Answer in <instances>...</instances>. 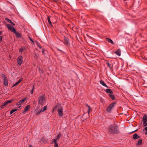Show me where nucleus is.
<instances>
[{"mask_svg": "<svg viewBox=\"0 0 147 147\" xmlns=\"http://www.w3.org/2000/svg\"><path fill=\"white\" fill-rule=\"evenodd\" d=\"M13 100V99L12 98L10 100H6L3 103L2 105L1 106V109L4 108L6 105L9 103H11Z\"/></svg>", "mask_w": 147, "mask_h": 147, "instance_id": "nucleus-5", "label": "nucleus"}, {"mask_svg": "<svg viewBox=\"0 0 147 147\" xmlns=\"http://www.w3.org/2000/svg\"><path fill=\"white\" fill-rule=\"evenodd\" d=\"M124 1H126V0H123Z\"/></svg>", "mask_w": 147, "mask_h": 147, "instance_id": "nucleus-52", "label": "nucleus"}, {"mask_svg": "<svg viewBox=\"0 0 147 147\" xmlns=\"http://www.w3.org/2000/svg\"><path fill=\"white\" fill-rule=\"evenodd\" d=\"M19 83L18 82L14 84L13 85L12 87H14L17 86Z\"/></svg>", "mask_w": 147, "mask_h": 147, "instance_id": "nucleus-33", "label": "nucleus"}, {"mask_svg": "<svg viewBox=\"0 0 147 147\" xmlns=\"http://www.w3.org/2000/svg\"><path fill=\"white\" fill-rule=\"evenodd\" d=\"M38 69H39V72L40 73L42 74L43 72V70L42 69L39 68Z\"/></svg>", "mask_w": 147, "mask_h": 147, "instance_id": "nucleus-31", "label": "nucleus"}, {"mask_svg": "<svg viewBox=\"0 0 147 147\" xmlns=\"http://www.w3.org/2000/svg\"><path fill=\"white\" fill-rule=\"evenodd\" d=\"M54 146L55 147H58V144H54Z\"/></svg>", "mask_w": 147, "mask_h": 147, "instance_id": "nucleus-38", "label": "nucleus"}, {"mask_svg": "<svg viewBox=\"0 0 147 147\" xmlns=\"http://www.w3.org/2000/svg\"><path fill=\"white\" fill-rule=\"evenodd\" d=\"M109 96L111 99L113 100H114L115 99V96L111 94H109Z\"/></svg>", "mask_w": 147, "mask_h": 147, "instance_id": "nucleus-21", "label": "nucleus"}, {"mask_svg": "<svg viewBox=\"0 0 147 147\" xmlns=\"http://www.w3.org/2000/svg\"><path fill=\"white\" fill-rule=\"evenodd\" d=\"M145 134L146 135H147V131H146Z\"/></svg>", "mask_w": 147, "mask_h": 147, "instance_id": "nucleus-47", "label": "nucleus"}, {"mask_svg": "<svg viewBox=\"0 0 147 147\" xmlns=\"http://www.w3.org/2000/svg\"><path fill=\"white\" fill-rule=\"evenodd\" d=\"M2 36H0V42H1L2 40Z\"/></svg>", "mask_w": 147, "mask_h": 147, "instance_id": "nucleus-40", "label": "nucleus"}, {"mask_svg": "<svg viewBox=\"0 0 147 147\" xmlns=\"http://www.w3.org/2000/svg\"><path fill=\"white\" fill-rule=\"evenodd\" d=\"M53 142L55 144H57V142L56 141V140L55 139H54Z\"/></svg>", "mask_w": 147, "mask_h": 147, "instance_id": "nucleus-36", "label": "nucleus"}, {"mask_svg": "<svg viewBox=\"0 0 147 147\" xmlns=\"http://www.w3.org/2000/svg\"><path fill=\"white\" fill-rule=\"evenodd\" d=\"M6 26L9 30H10L12 32H13L15 34L17 37L19 38L21 37L20 34L18 32L15 28L12 26L10 24H7Z\"/></svg>", "mask_w": 147, "mask_h": 147, "instance_id": "nucleus-2", "label": "nucleus"}, {"mask_svg": "<svg viewBox=\"0 0 147 147\" xmlns=\"http://www.w3.org/2000/svg\"><path fill=\"white\" fill-rule=\"evenodd\" d=\"M137 130H135V131H133V132H132V133H133V132H136V131Z\"/></svg>", "mask_w": 147, "mask_h": 147, "instance_id": "nucleus-49", "label": "nucleus"}, {"mask_svg": "<svg viewBox=\"0 0 147 147\" xmlns=\"http://www.w3.org/2000/svg\"><path fill=\"white\" fill-rule=\"evenodd\" d=\"M58 112L59 115L60 117H62L63 116V109L61 108L60 109H59L58 110Z\"/></svg>", "mask_w": 147, "mask_h": 147, "instance_id": "nucleus-10", "label": "nucleus"}, {"mask_svg": "<svg viewBox=\"0 0 147 147\" xmlns=\"http://www.w3.org/2000/svg\"><path fill=\"white\" fill-rule=\"evenodd\" d=\"M142 143V140L141 139H140L138 142L137 144H136V145L140 146L141 145Z\"/></svg>", "mask_w": 147, "mask_h": 147, "instance_id": "nucleus-18", "label": "nucleus"}, {"mask_svg": "<svg viewBox=\"0 0 147 147\" xmlns=\"http://www.w3.org/2000/svg\"><path fill=\"white\" fill-rule=\"evenodd\" d=\"M114 53L117 55L118 56H119L121 55V50L119 49H118L115 51Z\"/></svg>", "mask_w": 147, "mask_h": 147, "instance_id": "nucleus-14", "label": "nucleus"}, {"mask_svg": "<svg viewBox=\"0 0 147 147\" xmlns=\"http://www.w3.org/2000/svg\"><path fill=\"white\" fill-rule=\"evenodd\" d=\"M50 17H51L50 16H47V19L48 20V22L49 23V24H50V25L51 26H53L52 25V23L50 20Z\"/></svg>", "mask_w": 147, "mask_h": 147, "instance_id": "nucleus-20", "label": "nucleus"}, {"mask_svg": "<svg viewBox=\"0 0 147 147\" xmlns=\"http://www.w3.org/2000/svg\"><path fill=\"white\" fill-rule=\"evenodd\" d=\"M105 92L108 93L110 94H113V92L110 89H107L105 90Z\"/></svg>", "mask_w": 147, "mask_h": 147, "instance_id": "nucleus-16", "label": "nucleus"}, {"mask_svg": "<svg viewBox=\"0 0 147 147\" xmlns=\"http://www.w3.org/2000/svg\"><path fill=\"white\" fill-rule=\"evenodd\" d=\"M2 33V31H0V35Z\"/></svg>", "mask_w": 147, "mask_h": 147, "instance_id": "nucleus-45", "label": "nucleus"}, {"mask_svg": "<svg viewBox=\"0 0 147 147\" xmlns=\"http://www.w3.org/2000/svg\"><path fill=\"white\" fill-rule=\"evenodd\" d=\"M145 129L146 131H147V126L145 127Z\"/></svg>", "mask_w": 147, "mask_h": 147, "instance_id": "nucleus-46", "label": "nucleus"}, {"mask_svg": "<svg viewBox=\"0 0 147 147\" xmlns=\"http://www.w3.org/2000/svg\"><path fill=\"white\" fill-rule=\"evenodd\" d=\"M29 147H33L31 145H29Z\"/></svg>", "mask_w": 147, "mask_h": 147, "instance_id": "nucleus-48", "label": "nucleus"}, {"mask_svg": "<svg viewBox=\"0 0 147 147\" xmlns=\"http://www.w3.org/2000/svg\"><path fill=\"white\" fill-rule=\"evenodd\" d=\"M45 95L43 94L39 96L38 98V104L40 105H43L45 102Z\"/></svg>", "mask_w": 147, "mask_h": 147, "instance_id": "nucleus-3", "label": "nucleus"}, {"mask_svg": "<svg viewBox=\"0 0 147 147\" xmlns=\"http://www.w3.org/2000/svg\"><path fill=\"white\" fill-rule=\"evenodd\" d=\"M36 45L40 49L42 48V47L40 45L39 43L38 42H36Z\"/></svg>", "mask_w": 147, "mask_h": 147, "instance_id": "nucleus-29", "label": "nucleus"}, {"mask_svg": "<svg viewBox=\"0 0 147 147\" xmlns=\"http://www.w3.org/2000/svg\"><path fill=\"white\" fill-rule=\"evenodd\" d=\"M18 109H14L12 110L10 112V114H12L15 111H16Z\"/></svg>", "mask_w": 147, "mask_h": 147, "instance_id": "nucleus-26", "label": "nucleus"}, {"mask_svg": "<svg viewBox=\"0 0 147 147\" xmlns=\"http://www.w3.org/2000/svg\"><path fill=\"white\" fill-rule=\"evenodd\" d=\"M28 38L33 43H34V41L32 39L31 37H30V36H28Z\"/></svg>", "mask_w": 147, "mask_h": 147, "instance_id": "nucleus-35", "label": "nucleus"}, {"mask_svg": "<svg viewBox=\"0 0 147 147\" xmlns=\"http://www.w3.org/2000/svg\"><path fill=\"white\" fill-rule=\"evenodd\" d=\"M64 43L67 47H69L70 45L69 40L68 38L66 36H64Z\"/></svg>", "mask_w": 147, "mask_h": 147, "instance_id": "nucleus-6", "label": "nucleus"}, {"mask_svg": "<svg viewBox=\"0 0 147 147\" xmlns=\"http://www.w3.org/2000/svg\"><path fill=\"white\" fill-rule=\"evenodd\" d=\"M61 136V134L59 133L58 134L57 136L56 140H58Z\"/></svg>", "mask_w": 147, "mask_h": 147, "instance_id": "nucleus-27", "label": "nucleus"}, {"mask_svg": "<svg viewBox=\"0 0 147 147\" xmlns=\"http://www.w3.org/2000/svg\"><path fill=\"white\" fill-rule=\"evenodd\" d=\"M106 40L109 42L112 45H114V43L113 41L110 38H106Z\"/></svg>", "mask_w": 147, "mask_h": 147, "instance_id": "nucleus-13", "label": "nucleus"}, {"mask_svg": "<svg viewBox=\"0 0 147 147\" xmlns=\"http://www.w3.org/2000/svg\"><path fill=\"white\" fill-rule=\"evenodd\" d=\"M143 123H145L147 121V115L146 114L144 115L143 119L142 120Z\"/></svg>", "mask_w": 147, "mask_h": 147, "instance_id": "nucleus-11", "label": "nucleus"}, {"mask_svg": "<svg viewBox=\"0 0 147 147\" xmlns=\"http://www.w3.org/2000/svg\"><path fill=\"white\" fill-rule=\"evenodd\" d=\"M21 107V106H20L19 107V108H20V107Z\"/></svg>", "mask_w": 147, "mask_h": 147, "instance_id": "nucleus-51", "label": "nucleus"}, {"mask_svg": "<svg viewBox=\"0 0 147 147\" xmlns=\"http://www.w3.org/2000/svg\"><path fill=\"white\" fill-rule=\"evenodd\" d=\"M141 137L138 135V134L135 133L134 134L133 136V138L134 140H136L137 139L140 138Z\"/></svg>", "mask_w": 147, "mask_h": 147, "instance_id": "nucleus-9", "label": "nucleus"}, {"mask_svg": "<svg viewBox=\"0 0 147 147\" xmlns=\"http://www.w3.org/2000/svg\"><path fill=\"white\" fill-rule=\"evenodd\" d=\"M106 63L110 69L112 70L113 69V65L112 64H110L108 61H107Z\"/></svg>", "mask_w": 147, "mask_h": 147, "instance_id": "nucleus-12", "label": "nucleus"}, {"mask_svg": "<svg viewBox=\"0 0 147 147\" xmlns=\"http://www.w3.org/2000/svg\"><path fill=\"white\" fill-rule=\"evenodd\" d=\"M57 106L56 105L55 107L54 108V110H55L57 108Z\"/></svg>", "mask_w": 147, "mask_h": 147, "instance_id": "nucleus-42", "label": "nucleus"}, {"mask_svg": "<svg viewBox=\"0 0 147 147\" xmlns=\"http://www.w3.org/2000/svg\"><path fill=\"white\" fill-rule=\"evenodd\" d=\"M11 24H12V25H13V26H15V24L13 23L12 22H11Z\"/></svg>", "mask_w": 147, "mask_h": 147, "instance_id": "nucleus-43", "label": "nucleus"}, {"mask_svg": "<svg viewBox=\"0 0 147 147\" xmlns=\"http://www.w3.org/2000/svg\"><path fill=\"white\" fill-rule=\"evenodd\" d=\"M45 49H43V50L42 51V53L44 55H45Z\"/></svg>", "mask_w": 147, "mask_h": 147, "instance_id": "nucleus-39", "label": "nucleus"}, {"mask_svg": "<svg viewBox=\"0 0 147 147\" xmlns=\"http://www.w3.org/2000/svg\"><path fill=\"white\" fill-rule=\"evenodd\" d=\"M58 50L59 51H61V52H62L63 53H65L62 50H60V49H58Z\"/></svg>", "mask_w": 147, "mask_h": 147, "instance_id": "nucleus-44", "label": "nucleus"}, {"mask_svg": "<svg viewBox=\"0 0 147 147\" xmlns=\"http://www.w3.org/2000/svg\"><path fill=\"white\" fill-rule=\"evenodd\" d=\"M116 104V102H115L110 104L107 107V111L109 113L111 112V111L112 110L113 108L114 107L115 105Z\"/></svg>", "mask_w": 147, "mask_h": 147, "instance_id": "nucleus-4", "label": "nucleus"}, {"mask_svg": "<svg viewBox=\"0 0 147 147\" xmlns=\"http://www.w3.org/2000/svg\"><path fill=\"white\" fill-rule=\"evenodd\" d=\"M1 76L2 78H3V80H4V79H7V77L5 76V75L4 74H2Z\"/></svg>", "mask_w": 147, "mask_h": 147, "instance_id": "nucleus-25", "label": "nucleus"}, {"mask_svg": "<svg viewBox=\"0 0 147 147\" xmlns=\"http://www.w3.org/2000/svg\"><path fill=\"white\" fill-rule=\"evenodd\" d=\"M23 80V78H20L19 81H18V82L20 83L21 82H22Z\"/></svg>", "mask_w": 147, "mask_h": 147, "instance_id": "nucleus-34", "label": "nucleus"}, {"mask_svg": "<svg viewBox=\"0 0 147 147\" xmlns=\"http://www.w3.org/2000/svg\"><path fill=\"white\" fill-rule=\"evenodd\" d=\"M100 84H101L102 86L107 87L108 88V87L107 86V85L104 82V81H103L102 80H100Z\"/></svg>", "mask_w": 147, "mask_h": 147, "instance_id": "nucleus-17", "label": "nucleus"}, {"mask_svg": "<svg viewBox=\"0 0 147 147\" xmlns=\"http://www.w3.org/2000/svg\"><path fill=\"white\" fill-rule=\"evenodd\" d=\"M30 108V105H27L26 107H25L24 109V111L23 113H24L26 112L27 111H28V109H29Z\"/></svg>", "mask_w": 147, "mask_h": 147, "instance_id": "nucleus-15", "label": "nucleus"}, {"mask_svg": "<svg viewBox=\"0 0 147 147\" xmlns=\"http://www.w3.org/2000/svg\"><path fill=\"white\" fill-rule=\"evenodd\" d=\"M41 112H42L41 111V110L40 109L38 111V112L36 113V116H37Z\"/></svg>", "mask_w": 147, "mask_h": 147, "instance_id": "nucleus-32", "label": "nucleus"}, {"mask_svg": "<svg viewBox=\"0 0 147 147\" xmlns=\"http://www.w3.org/2000/svg\"><path fill=\"white\" fill-rule=\"evenodd\" d=\"M34 57L35 59H37L38 58L39 55L38 54H36L35 53H34Z\"/></svg>", "mask_w": 147, "mask_h": 147, "instance_id": "nucleus-24", "label": "nucleus"}, {"mask_svg": "<svg viewBox=\"0 0 147 147\" xmlns=\"http://www.w3.org/2000/svg\"><path fill=\"white\" fill-rule=\"evenodd\" d=\"M23 51V49L22 48H21L19 49V52L22 53Z\"/></svg>", "mask_w": 147, "mask_h": 147, "instance_id": "nucleus-37", "label": "nucleus"}, {"mask_svg": "<svg viewBox=\"0 0 147 147\" xmlns=\"http://www.w3.org/2000/svg\"><path fill=\"white\" fill-rule=\"evenodd\" d=\"M108 130L111 134H118L120 133L118 126L115 124L109 126L108 127Z\"/></svg>", "mask_w": 147, "mask_h": 147, "instance_id": "nucleus-1", "label": "nucleus"}, {"mask_svg": "<svg viewBox=\"0 0 147 147\" xmlns=\"http://www.w3.org/2000/svg\"><path fill=\"white\" fill-rule=\"evenodd\" d=\"M143 125H144V126H146L147 125V123L146 122V123H143Z\"/></svg>", "mask_w": 147, "mask_h": 147, "instance_id": "nucleus-41", "label": "nucleus"}, {"mask_svg": "<svg viewBox=\"0 0 147 147\" xmlns=\"http://www.w3.org/2000/svg\"><path fill=\"white\" fill-rule=\"evenodd\" d=\"M55 110H54V109H53V110L52 111V112H53H53H54Z\"/></svg>", "mask_w": 147, "mask_h": 147, "instance_id": "nucleus-50", "label": "nucleus"}, {"mask_svg": "<svg viewBox=\"0 0 147 147\" xmlns=\"http://www.w3.org/2000/svg\"><path fill=\"white\" fill-rule=\"evenodd\" d=\"M47 109V106H45L44 107L41 108L40 110L42 112H43L45 111Z\"/></svg>", "mask_w": 147, "mask_h": 147, "instance_id": "nucleus-22", "label": "nucleus"}, {"mask_svg": "<svg viewBox=\"0 0 147 147\" xmlns=\"http://www.w3.org/2000/svg\"><path fill=\"white\" fill-rule=\"evenodd\" d=\"M26 100V98H24L20 100L16 104V105H20L22 104Z\"/></svg>", "mask_w": 147, "mask_h": 147, "instance_id": "nucleus-8", "label": "nucleus"}, {"mask_svg": "<svg viewBox=\"0 0 147 147\" xmlns=\"http://www.w3.org/2000/svg\"><path fill=\"white\" fill-rule=\"evenodd\" d=\"M5 20L9 23H11V22H12V21L11 20L7 18H5Z\"/></svg>", "mask_w": 147, "mask_h": 147, "instance_id": "nucleus-28", "label": "nucleus"}, {"mask_svg": "<svg viewBox=\"0 0 147 147\" xmlns=\"http://www.w3.org/2000/svg\"><path fill=\"white\" fill-rule=\"evenodd\" d=\"M3 84L5 86H7L8 85V81L7 79H4Z\"/></svg>", "mask_w": 147, "mask_h": 147, "instance_id": "nucleus-19", "label": "nucleus"}, {"mask_svg": "<svg viewBox=\"0 0 147 147\" xmlns=\"http://www.w3.org/2000/svg\"><path fill=\"white\" fill-rule=\"evenodd\" d=\"M86 105L88 107V110L87 111V112H88V114H89L90 113V111L91 109V107L89 105H88L87 104H86Z\"/></svg>", "mask_w": 147, "mask_h": 147, "instance_id": "nucleus-23", "label": "nucleus"}, {"mask_svg": "<svg viewBox=\"0 0 147 147\" xmlns=\"http://www.w3.org/2000/svg\"><path fill=\"white\" fill-rule=\"evenodd\" d=\"M23 61V57L22 56H19L17 59V62L19 65H20Z\"/></svg>", "mask_w": 147, "mask_h": 147, "instance_id": "nucleus-7", "label": "nucleus"}, {"mask_svg": "<svg viewBox=\"0 0 147 147\" xmlns=\"http://www.w3.org/2000/svg\"><path fill=\"white\" fill-rule=\"evenodd\" d=\"M34 84L32 86V90L30 91V93L31 94H32L33 93V90L34 89Z\"/></svg>", "mask_w": 147, "mask_h": 147, "instance_id": "nucleus-30", "label": "nucleus"}]
</instances>
